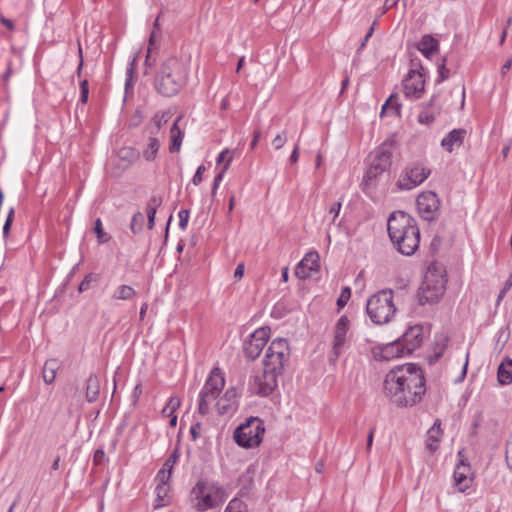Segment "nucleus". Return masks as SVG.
Listing matches in <instances>:
<instances>
[{"label": "nucleus", "mask_w": 512, "mask_h": 512, "mask_svg": "<svg viewBox=\"0 0 512 512\" xmlns=\"http://www.w3.org/2000/svg\"><path fill=\"white\" fill-rule=\"evenodd\" d=\"M426 380L420 366L409 363L390 370L384 379L385 395L400 407L419 403L426 392Z\"/></svg>", "instance_id": "obj_1"}, {"label": "nucleus", "mask_w": 512, "mask_h": 512, "mask_svg": "<svg viewBox=\"0 0 512 512\" xmlns=\"http://www.w3.org/2000/svg\"><path fill=\"white\" fill-rule=\"evenodd\" d=\"M389 238L397 251L413 255L419 247L420 230L414 218L403 211L391 213L387 221Z\"/></svg>", "instance_id": "obj_2"}, {"label": "nucleus", "mask_w": 512, "mask_h": 512, "mask_svg": "<svg viewBox=\"0 0 512 512\" xmlns=\"http://www.w3.org/2000/svg\"><path fill=\"white\" fill-rule=\"evenodd\" d=\"M189 77V66L183 60L171 56L159 64L155 77L154 88L162 96L177 95L186 85Z\"/></svg>", "instance_id": "obj_3"}, {"label": "nucleus", "mask_w": 512, "mask_h": 512, "mask_svg": "<svg viewBox=\"0 0 512 512\" xmlns=\"http://www.w3.org/2000/svg\"><path fill=\"white\" fill-rule=\"evenodd\" d=\"M194 498V508L199 512H204L222 504L227 493L218 483H209L207 480L200 479L191 490Z\"/></svg>", "instance_id": "obj_4"}, {"label": "nucleus", "mask_w": 512, "mask_h": 512, "mask_svg": "<svg viewBox=\"0 0 512 512\" xmlns=\"http://www.w3.org/2000/svg\"><path fill=\"white\" fill-rule=\"evenodd\" d=\"M366 311L371 321L377 325L390 322L397 311L393 302V291L384 289L372 295L367 300Z\"/></svg>", "instance_id": "obj_5"}, {"label": "nucleus", "mask_w": 512, "mask_h": 512, "mask_svg": "<svg viewBox=\"0 0 512 512\" xmlns=\"http://www.w3.org/2000/svg\"><path fill=\"white\" fill-rule=\"evenodd\" d=\"M264 432L263 421L258 417H250L235 429L233 438L240 447L254 448L262 442Z\"/></svg>", "instance_id": "obj_6"}, {"label": "nucleus", "mask_w": 512, "mask_h": 512, "mask_svg": "<svg viewBox=\"0 0 512 512\" xmlns=\"http://www.w3.org/2000/svg\"><path fill=\"white\" fill-rule=\"evenodd\" d=\"M393 150L394 141L386 140L370 155L369 165L364 177L367 184L391 166Z\"/></svg>", "instance_id": "obj_7"}, {"label": "nucleus", "mask_w": 512, "mask_h": 512, "mask_svg": "<svg viewBox=\"0 0 512 512\" xmlns=\"http://www.w3.org/2000/svg\"><path fill=\"white\" fill-rule=\"evenodd\" d=\"M225 385V379L220 369H214L199 393L198 413L205 416L209 413L210 405L220 395Z\"/></svg>", "instance_id": "obj_8"}, {"label": "nucleus", "mask_w": 512, "mask_h": 512, "mask_svg": "<svg viewBox=\"0 0 512 512\" xmlns=\"http://www.w3.org/2000/svg\"><path fill=\"white\" fill-rule=\"evenodd\" d=\"M290 357V348L288 341L283 338L275 339L269 345L264 360L263 367L282 374L285 365Z\"/></svg>", "instance_id": "obj_9"}, {"label": "nucleus", "mask_w": 512, "mask_h": 512, "mask_svg": "<svg viewBox=\"0 0 512 512\" xmlns=\"http://www.w3.org/2000/svg\"><path fill=\"white\" fill-rule=\"evenodd\" d=\"M445 292V280L442 276L427 273L419 288L417 297L420 305L434 304Z\"/></svg>", "instance_id": "obj_10"}, {"label": "nucleus", "mask_w": 512, "mask_h": 512, "mask_svg": "<svg viewBox=\"0 0 512 512\" xmlns=\"http://www.w3.org/2000/svg\"><path fill=\"white\" fill-rule=\"evenodd\" d=\"M417 209L419 215L426 221L436 220L440 213V199L433 191H425L418 195Z\"/></svg>", "instance_id": "obj_11"}, {"label": "nucleus", "mask_w": 512, "mask_h": 512, "mask_svg": "<svg viewBox=\"0 0 512 512\" xmlns=\"http://www.w3.org/2000/svg\"><path fill=\"white\" fill-rule=\"evenodd\" d=\"M269 337V327H261L255 330L243 344V352L246 358L255 360L261 354Z\"/></svg>", "instance_id": "obj_12"}, {"label": "nucleus", "mask_w": 512, "mask_h": 512, "mask_svg": "<svg viewBox=\"0 0 512 512\" xmlns=\"http://www.w3.org/2000/svg\"><path fill=\"white\" fill-rule=\"evenodd\" d=\"M430 169L420 165L407 167L400 175L397 185L400 190H411L422 184L430 175Z\"/></svg>", "instance_id": "obj_13"}, {"label": "nucleus", "mask_w": 512, "mask_h": 512, "mask_svg": "<svg viewBox=\"0 0 512 512\" xmlns=\"http://www.w3.org/2000/svg\"><path fill=\"white\" fill-rule=\"evenodd\" d=\"M280 373L263 367V373L254 377L250 384V390L259 396L265 397L270 395L278 386V376Z\"/></svg>", "instance_id": "obj_14"}, {"label": "nucleus", "mask_w": 512, "mask_h": 512, "mask_svg": "<svg viewBox=\"0 0 512 512\" xmlns=\"http://www.w3.org/2000/svg\"><path fill=\"white\" fill-rule=\"evenodd\" d=\"M418 68H412L408 72L407 76L403 80V92L408 99H419L424 93L425 80L423 73V67L418 64Z\"/></svg>", "instance_id": "obj_15"}, {"label": "nucleus", "mask_w": 512, "mask_h": 512, "mask_svg": "<svg viewBox=\"0 0 512 512\" xmlns=\"http://www.w3.org/2000/svg\"><path fill=\"white\" fill-rule=\"evenodd\" d=\"M349 319L347 316H341L334 329V340L332 345V351L330 360L336 361L339 356L343 353L345 344H346V335L349 329Z\"/></svg>", "instance_id": "obj_16"}, {"label": "nucleus", "mask_w": 512, "mask_h": 512, "mask_svg": "<svg viewBox=\"0 0 512 512\" xmlns=\"http://www.w3.org/2000/svg\"><path fill=\"white\" fill-rule=\"evenodd\" d=\"M410 355L413 351L419 348L423 341V328L420 325L410 326L406 332L398 338Z\"/></svg>", "instance_id": "obj_17"}, {"label": "nucleus", "mask_w": 512, "mask_h": 512, "mask_svg": "<svg viewBox=\"0 0 512 512\" xmlns=\"http://www.w3.org/2000/svg\"><path fill=\"white\" fill-rule=\"evenodd\" d=\"M454 480L455 485L460 492H464L470 487L473 478L469 464H466L463 461H461L456 466L454 471Z\"/></svg>", "instance_id": "obj_18"}, {"label": "nucleus", "mask_w": 512, "mask_h": 512, "mask_svg": "<svg viewBox=\"0 0 512 512\" xmlns=\"http://www.w3.org/2000/svg\"><path fill=\"white\" fill-rule=\"evenodd\" d=\"M467 135L463 128L453 129L441 141V146L448 152H452L454 147H460Z\"/></svg>", "instance_id": "obj_19"}, {"label": "nucleus", "mask_w": 512, "mask_h": 512, "mask_svg": "<svg viewBox=\"0 0 512 512\" xmlns=\"http://www.w3.org/2000/svg\"><path fill=\"white\" fill-rule=\"evenodd\" d=\"M409 355L401 341L398 339L385 344L380 349V357L384 360H391L398 357Z\"/></svg>", "instance_id": "obj_20"}, {"label": "nucleus", "mask_w": 512, "mask_h": 512, "mask_svg": "<svg viewBox=\"0 0 512 512\" xmlns=\"http://www.w3.org/2000/svg\"><path fill=\"white\" fill-rule=\"evenodd\" d=\"M168 474L165 476L164 472H158L155 481L157 482L155 491L157 494L158 506H164L167 504L168 494L170 491Z\"/></svg>", "instance_id": "obj_21"}, {"label": "nucleus", "mask_w": 512, "mask_h": 512, "mask_svg": "<svg viewBox=\"0 0 512 512\" xmlns=\"http://www.w3.org/2000/svg\"><path fill=\"white\" fill-rule=\"evenodd\" d=\"M440 110V106L436 105V97L433 96L418 114V122L426 125L432 124L440 114Z\"/></svg>", "instance_id": "obj_22"}, {"label": "nucleus", "mask_w": 512, "mask_h": 512, "mask_svg": "<svg viewBox=\"0 0 512 512\" xmlns=\"http://www.w3.org/2000/svg\"><path fill=\"white\" fill-rule=\"evenodd\" d=\"M441 436V421L439 419H436L433 426L427 431V449H429L431 452L436 451L439 447Z\"/></svg>", "instance_id": "obj_23"}, {"label": "nucleus", "mask_w": 512, "mask_h": 512, "mask_svg": "<svg viewBox=\"0 0 512 512\" xmlns=\"http://www.w3.org/2000/svg\"><path fill=\"white\" fill-rule=\"evenodd\" d=\"M100 393V382L96 374H90L86 380L85 397L89 403L96 402Z\"/></svg>", "instance_id": "obj_24"}, {"label": "nucleus", "mask_w": 512, "mask_h": 512, "mask_svg": "<svg viewBox=\"0 0 512 512\" xmlns=\"http://www.w3.org/2000/svg\"><path fill=\"white\" fill-rule=\"evenodd\" d=\"M497 380L500 385L505 386L512 383V359H504L497 371Z\"/></svg>", "instance_id": "obj_25"}, {"label": "nucleus", "mask_w": 512, "mask_h": 512, "mask_svg": "<svg viewBox=\"0 0 512 512\" xmlns=\"http://www.w3.org/2000/svg\"><path fill=\"white\" fill-rule=\"evenodd\" d=\"M439 43L431 35H424L417 45L418 50L426 57L430 58L437 50Z\"/></svg>", "instance_id": "obj_26"}, {"label": "nucleus", "mask_w": 512, "mask_h": 512, "mask_svg": "<svg viewBox=\"0 0 512 512\" xmlns=\"http://www.w3.org/2000/svg\"><path fill=\"white\" fill-rule=\"evenodd\" d=\"M163 202V198L161 195H152L149 201L147 202L146 213H147V227L148 229H152L155 224V215L157 213V209L161 206Z\"/></svg>", "instance_id": "obj_27"}, {"label": "nucleus", "mask_w": 512, "mask_h": 512, "mask_svg": "<svg viewBox=\"0 0 512 512\" xmlns=\"http://www.w3.org/2000/svg\"><path fill=\"white\" fill-rule=\"evenodd\" d=\"M179 120L180 118H177L170 128L171 143L169 146V151L171 153H176L180 151L182 140L184 137V133L181 131L178 125Z\"/></svg>", "instance_id": "obj_28"}, {"label": "nucleus", "mask_w": 512, "mask_h": 512, "mask_svg": "<svg viewBox=\"0 0 512 512\" xmlns=\"http://www.w3.org/2000/svg\"><path fill=\"white\" fill-rule=\"evenodd\" d=\"M161 37V30L159 28V25H158V20L155 21L154 23V27H153V30L150 34V37H149V45H148V53L146 55V59H145V62H144V65L146 67H151L152 64L150 63V53L153 49H155L157 47V44H158V41Z\"/></svg>", "instance_id": "obj_29"}, {"label": "nucleus", "mask_w": 512, "mask_h": 512, "mask_svg": "<svg viewBox=\"0 0 512 512\" xmlns=\"http://www.w3.org/2000/svg\"><path fill=\"white\" fill-rule=\"evenodd\" d=\"M59 368L58 362L54 359L48 360L45 362L42 376L43 380L47 384H51L54 382L56 378V371Z\"/></svg>", "instance_id": "obj_30"}, {"label": "nucleus", "mask_w": 512, "mask_h": 512, "mask_svg": "<svg viewBox=\"0 0 512 512\" xmlns=\"http://www.w3.org/2000/svg\"><path fill=\"white\" fill-rule=\"evenodd\" d=\"M180 457V451L175 448L169 457L165 460L162 468L158 472H164L165 476L168 474V478H171L173 468Z\"/></svg>", "instance_id": "obj_31"}, {"label": "nucleus", "mask_w": 512, "mask_h": 512, "mask_svg": "<svg viewBox=\"0 0 512 512\" xmlns=\"http://www.w3.org/2000/svg\"><path fill=\"white\" fill-rule=\"evenodd\" d=\"M160 148V143L156 137H150L147 148L143 151V157L147 161H152L155 159L158 150Z\"/></svg>", "instance_id": "obj_32"}, {"label": "nucleus", "mask_w": 512, "mask_h": 512, "mask_svg": "<svg viewBox=\"0 0 512 512\" xmlns=\"http://www.w3.org/2000/svg\"><path fill=\"white\" fill-rule=\"evenodd\" d=\"M135 294L136 292L131 286L121 285L115 290L113 298L119 300H130L135 296Z\"/></svg>", "instance_id": "obj_33"}, {"label": "nucleus", "mask_w": 512, "mask_h": 512, "mask_svg": "<svg viewBox=\"0 0 512 512\" xmlns=\"http://www.w3.org/2000/svg\"><path fill=\"white\" fill-rule=\"evenodd\" d=\"M169 120V115L167 113H157L151 120V134H156L161 129V127L166 124Z\"/></svg>", "instance_id": "obj_34"}, {"label": "nucleus", "mask_w": 512, "mask_h": 512, "mask_svg": "<svg viewBox=\"0 0 512 512\" xmlns=\"http://www.w3.org/2000/svg\"><path fill=\"white\" fill-rule=\"evenodd\" d=\"M248 506L239 497L231 499L226 506L224 512H247Z\"/></svg>", "instance_id": "obj_35"}, {"label": "nucleus", "mask_w": 512, "mask_h": 512, "mask_svg": "<svg viewBox=\"0 0 512 512\" xmlns=\"http://www.w3.org/2000/svg\"><path fill=\"white\" fill-rule=\"evenodd\" d=\"M388 109L395 112L396 115H400L401 104L398 102L397 95L392 94L382 106L381 113H385Z\"/></svg>", "instance_id": "obj_36"}, {"label": "nucleus", "mask_w": 512, "mask_h": 512, "mask_svg": "<svg viewBox=\"0 0 512 512\" xmlns=\"http://www.w3.org/2000/svg\"><path fill=\"white\" fill-rule=\"evenodd\" d=\"M180 399L176 396H171L166 404V406L162 409V415L164 417L171 416L175 414V411L180 406Z\"/></svg>", "instance_id": "obj_37"}, {"label": "nucleus", "mask_w": 512, "mask_h": 512, "mask_svg": "<svg viewBox=\"0 0 512 512\" xmlns=\"http://www.w3.org/2000/svg\"><path fill=\"white\" fill-rule=\"evenodd\" d=\"M144 219V215L141 212H137L133 215L130 223V229L134 234L142 231Z\"/></svg>", "instance_id": "obj_38"}, {"label": "nucleus", "mask_w": 512, "mask_h": 512, "mask_svg": "<svg viewBox=\"0 0 512 512\" xmlns=\"http://www.w3.org/2000/svg\"><path fill=\"white\" fill-rule=\"evenodd\" d=\"M94 232L97 236L98 243L103 244L109 241L110 237L104 232L102 221L100 218L95 220Z\"/></svg>", "instance_id": "obj_39"}, {"label": "nucleus", "mask_w": 512, "mask_h": 512, "mask_svg": "<svg viewBox=\"0 0 512 512\" xmlns=\"http://www.w3.org/2000/svg\"><path fill=\"white\" fill-rule=\"evenodd\" d=\"M306 261L307 259H302L295 268V275L299 279H306L311 276V272L313 270H309V267H306Z\"/></svg>", "instance_id": "obj_40"}, {"label": "nucleus", "mask_w": 512, "mask_h": 512, "mask_svg": "<svg viewBox=\"0 0 512 512\" xmlns=\"http://www.w3.org/2000/svg\"><path fill=\"white\" fill-rule=\"evenodd\" d=\"M303 259H307L306 267H309V270H317V268L319 267V255L317 252L307 253Z\"/></svg>", "instance_id": "obj_41"}, {"label": "nucleus", "mask_w": 512, "mask_h": 512, "mask_svg": "<svg viewBox=\"0 0 512 512\" xmlns=\"http://www.w3.org/2000/svg\"><path fill=\"white\" fill-rule=\"evenodd\" d=\"M98 280V276L93 273H89L85 276V278L81 281L78 287L79 292H84L90 288L91 282H95Z\"/></svg>", "instance_id": "obj_42"}, {"label": "nucleus", "mask_w": 512, "mask_h": 512, "mask_svg": "<svg viewBox=\"0 0 512 512\" xmlns=\"http://www.w3.org/2000/svg\"><path fill=\"white\" fill-rule=\"evenodd\" d=\"M350 297H351V289H350V287H344L341 290L340 296L337 299V306H338V308L341 309V308L345 307V305L347 304V302L350 299Z\"/></svg>", "instance_id": "obj_43"}, {"label": "nucleus", "mask_w": 512, "mask_h": 512, "mask_svg": "<svg viewBox=\"0 0 512 512\" xmlns=\"http://www.w3.org/2000/svg\"><path fill=\"white\" fill-rule=\"evenodd\" d=\"M234 406H235V404H233V402H228V401H226L225 398H220L216 402V407H217L219 414H225V413L229 412Z\"/></svg>", "instance_id": "obj_44"}, {"label": "nucleus", "mask_w": 512, "mask_h": 512, "mask_svg": "<svg viewBox=\"0 0 512 512\" xmlns=\"http://www.w3.org/2000/svg\"><path fill=\"white\" fill-rule=\"evenodd\" d=\"M287 139V132L282 131L274 137V139L272 140V145L276 150H279L285 145Z\"/></svg>", "instance_id": "obj_45"}, {"label": "nucleus", "mask_w": 512, "mask_h": 512, "mask_svg": "<svg viewBox=\"0 0 512 512\" xmlns=\"http://www.w3.org/2000/svg\"><path fill=\"white\" fill-rule=\"evenodd\" d=\"M135 66H136V57H133L132 60L129 62L127 70H126V81L125 86L126 88L130 85L134 72H135Z\"/></svg>", "instance_id": "obj_46"}, {"label": "nucleus", "mask_w": 512, "mask_h": 512, "mask_svg": "<svg viewBox=\"0 0 512 512\" xmlns=\"http://www.w3.org/2000/svg\"><path fill=\"white\" fill-rule=\"evenodd\" d=\"M89 87L86 79L80 82V102L85 104L88 101Z\"/></svg>", "instance_id": "obj_47"}, {"label": "nucleus", "mask_w": 512, "mask_h": 512, "mask_svg": "<svg viewBox=\"0 0 512 512\" xmlns=\"http://www.w3.org/2000/svg\"><path fill=\"white\" fill-rule=\"evenodd\" d=\"M450 75L449 69L446 68L445 60L438 66V78L437 82H443L448 79Z\"/></svg>", "instance_id": "obj_48"}, {"label": "nucleus", "mask_w": 512, "mask_h": 512, "mask_svg": "<svg viewBox=\"0 0 512 512\" xmlns=\"http://www.w3.org/2000/svg\"><path fill=\"white\" fill-rule=\"evenodd\" d=\"M189 211L188 210H180L179 213H178V217H179V227L182 229V230H185L187 228V225H188V220H189Z\"/></svg>", "instance_id": "obj_49"}, {"label": "nucleus", "mask_w": 512, "mask_h": 512, "mask_svg": "<svg viewBox=\"0 0 512 512\" xmlns=\"http://www.w3.org/2000/svg\"><path fill=\"white\" fill-rule=\"evenodd\" d=\"M120 158L132 162L136 158V154L131 148H123L119 151Z\"/></svg>", "instance_id": "obj_50"}, {"label": "nucleus", "mask_w": 512, "mask_h": 512, "mask_svg": "<svg viewBox=\"0 0 512 512\" xmlns=\"http://www.w3.org/2000/svg\"><path fill=\"white\" fill-rule=\"evenodd\" d=\"M342 207V203L340 201L334 202L329 208V214L333 215L331 223L334 224L336 218L339 216L340 210Z\"/></svg>", "instance_id": "obj_51"}, {"label": "nucleus", "mask_w": 512, "mask_h": 512, "mask_svg": "<svg viewBox=\"0 0 512 512\" xmlns=\"http://www.w3.org/2000/svg\"><path fill=\"white\" fill-rule=\"evenodd\" d=\"M13 216H14V208H10L9 212H8V215H7V218H6V221L4 223V226H3V235L4 237H7L9 231H10V227L12 225V221H13Z\"/></svg>", "instance_id": "obj_52"}, {"label": "nucleus", "mask_w": 512, "mask_h": 512, "mask_svg": "<svg viewBox=\"0 0 512 512\" xmlns=\"http://www.w3.org/2000/svg\"><path fill=\"white\" fill-rule=\"evenodd\" d=\"M232 161V156H229V158L226 161V164L223 166V168L219 171V173L215 176L214 181L215 183L220 184L224 178V175Z\"/></svg>", "instance_id": "obj_53"}, {"label": "nucleus", "mask_w": 512, "mask_h": 512, "mask_svg": "<svg viewBox=\"0 0 512 512\" xmlns=\"http://www.w3.org/2000/svg\"><path fill=\"white\" fill-rule=\"evenodd\" d=\"M201 429H202V425L200 422H196L190 427V435H191L193 441H196L197 439H199V437L201 435Z\"/></svg>", "instance_id": "obj_54"}, {"label": "nucleus", "mask_w": 512, "mask_h": 512, "mask_svg": "<svg viewBox=\"0 0 512 512\" xmlns=\"http://www.w3.org/2000/svg\"><path fill=\"white\" fill-rule=\"evenodd\" d=\"M95 465H102L106 461V455L103 449H97L93 456Z\"/></svg>", "instance_id": "obj_55"}, {"label": "nucleus", "mask_w": 512, "mask_h": 512, "mask_svg": "<svg viewBox=\"0 0 512 512\" xmlns=\"http://www.w3.org/2000/svg\"><path fill=\"white\" fill-rule=\"evenodd\" d=\"M205 170H206V168H205L204 165H200L197 168V170H196V172H195V174H194V176L192 178V183L194 185L197 186V185H199L202 182V174L204 173Z\"/></svg>", "instance_id": "obj_56"}, {"label": "nucleus", "mask_w": 512, "mask_h": 512, "mask_svg": "<svg viewBox=\"0 0 512 512\" xmlns=\"http://www.w3.org/2000/svg\"><path fill=\"white\" fill-rule=\"evenodd\" d=\"M505 458L508 467L512 470V440L506 444Z\"/></svg>", "instance_id": "obj_57"}, {"label": "nucleus", "mask_w": 512, "mask_h": 512, "mask_svg": "<svg viewBox=\"0 0 512 512\" xmlns=\"http://www.w3.org/2000/svg\"><path fill=\"white\" fill-rule=\"evenodd\" d=\"M141 394H142V385L139 383L134 387L132 394H131L132 401L134 404L137 403Z\"/></svg>", "instance_id": "obj_58"}, {"label": "nucleus", "mask_w": 512, "mask_h": 512, "mask_svg": "<svg viewBox=\"0 0 512 512\" xmlns=\"http://www.w3.org/2000/svg\"><path fill=\"white\" fill-rule=\"evenodd\" d=\"M222 398H225L228 402L236 404V390L234 388L228 389Z\"/></svg>", "instance_id": "obj_59"}, {"label": "nucleus", "mask_w": 512, "mask_h": 512, "mask_svg": "<svg viewBox=\"0 0 512 512\" xmlns=\"http://www.w3.org/2000/svg\"><path fill=\"white\" fill-rule=\"evenodd\" d=\"M298 159H299V144L296 143L294 145L293 151L289 157V162L291 164H295L298 161Z\"/></svg>", "instance_id": "obj_60"}, {"label": "nucleus", "mask_w": 512, "mask_h": 512, "mask_svg": "<svg viewBox=\"0 0 512 512\" xmlns=\"http://www.w3.org/2000/svg\"><path fill=\"white\" fill-rule=\"evenodd\" d=\"M245 266L244 263H239L234 271V277L236 279H241L244 275Z\"/></svg>", "instance_id": "obj_61"}, {"label": "nucleus", "mask_w": 512, "mask_h": 512, "mask_svg": "<svg viewBox=\"0 0 512 512\" xmlns=\"http://www.w3.org/2000/svg\"><path fill=\"white\" fill-rule=\"evenodd\" d=\"M375 24H376V22H374V23L372 24V26L369 28V31H368V32H367V34L365 35V37H364V39H363V41H362V43H361L360 48H363V47L366 45V43H367V41L369 40V38L372 36V34H373V32H374V26H375Z\"/></svg>", "instance_id": "obj_62"}, {"label": "nucleus", "mask_w": 512, "mask_h": 512, "mask_svg": "<svg viewBox=\"0 0 512 512\" xmlns=\"http://www.w3.org/2000/svg\"><path fill=\"white\" fill-rule=\"evenodd\" d=\"M512 287V274L505 281L504 287L502 288V294H506Z\"/></svg>", "instance_id": "obj_63"}, {"label": "nucleus", "mask_w": 512, "mask_h": 512, "mask_svg": "<svg viewBox=\"0 0 512 512\" xmlns=\"http://www.w3.org/2000/svg\"><path fill=\"white\" fill-rule=\"evenodd\" d=\"M260 136H261V133H260L259 130L254 132L253 139H252L251 144H250L251 149H254L256 147V145H257V143H258V141L260 139Z\"/></svg>", "instance_id": "obj_64"}]
</instances>
